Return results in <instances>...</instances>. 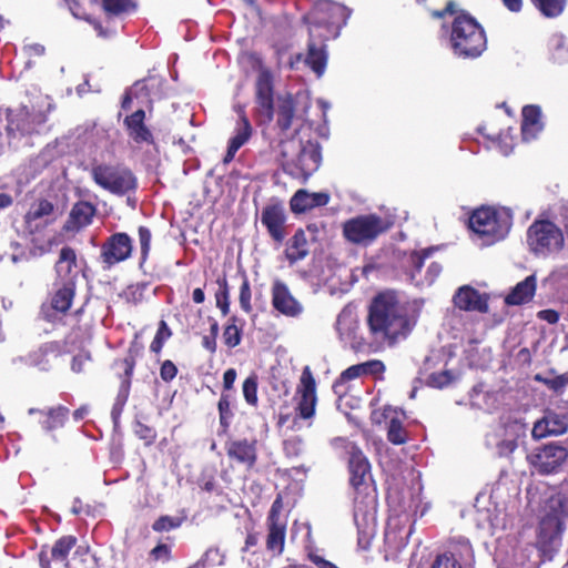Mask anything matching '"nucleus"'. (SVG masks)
<instances>
[{"mask_svg": "<svg viewBox=\"0 0 568 568\" xmlns=\"http://www.w3.org/2000/svg\"><path fill=\"white\" fill-rule=\"evenodd\" d=\"M349 483L354 489V523L358 545L367 548L376 532L377 496L373 486L371 465L363 452L351 442L345 444Z\"/></svg>", "mask_w": 568, "mask_h": 568, "instance_id": "1", "label": "nucleus"}, {"mask_svg": "<svg viewBox=\"0 0 568 568\" xmlns=\"http://www.w3.org/2000/svg\"><path fill=\"white\" fill-rule=\"evenodd\" d=\"M368 325L376 341L389 344L405 337L412 329L406 308L394 292L378 294L369 308Z\"/></svg>", "mask_w": 568, "mask_h": 568, "instance_id": "2", "label": "nucleus"}, {"mask_svg": "<svg viewBox=\"0 0 568 568\" xmlns=\"http://www.w3.org/2000/svg\"><path fill=\"white\" fill-rule=\"evenodd\" d=\"M281 156L285 173L306 181L321 165V145L311 140L303 143L293 136L281 141Z\"/></svg>", "mask_w": 568, "mask_h": 568, "instance_id": "3", "label": "nucleus"}, {"mask_svg": "<svg viewBox=\"0 0 568 568\" xmlns=\"http://www.w3.org/2000/svg\"><path fill=\"white\" fill-rule=\"evenodd\" d=\"M449 42L454 54L460 58H477L487 44L484 29L467 13L454 18Z\"/></svg>", "mask_w": 568, "mask_h": 568, "instance_id": "4", "label": "nucleus"}, {"mask_svg": "<svg viewBox=\"0 0 568 568\" xmlns=\"http://www.w3.org/2000/svg\"><path fill=\"white\" fill-rule=\"evenodd\" d=\"M349 16L351 11L345 6L331 0H318L304 16V21L310 28H314L321 40H328L339 36Z\"/></svg>", "mask_w": 568, "mask_h": 568, "instance_id": "5", "label": "nucleus"}, {"mask_svg": "<svg viewBox=\"0 0 568 568\" xmlns=\"http://www.w3.org/2000/svg\"><path fill=\"white\" fill-rule=\"evenodd\" d=\"M511 225L513 213L507 207H481L469 217V227L483 239L485 245L505 239Z\"/></svg>", "mask_w": 568, "mask_h": 568, "instance_id": "6", "label": "nucleus"}, {"mask_svg": "<svg viewBox=\"0 0 568 568\" xmlns=\"http://www.w3.org/2000/svg\"><path fill=\"white\" fill-rule=\"evenodd\" d=\"M55 110V103L49 95H39L31 106L20 105L8 111V131L32 134L48 121L49 114Z\"/></svg>", "mask_w": 568, "mask_h": 568, "instance_id": "7", "label": "nucleus"}, {"mask_svg": "<svg viewBox=\"0 0 568 568\" xmlns=\"http://www.w3.org/2000/svg\"><path fill=\"white\" fill-rule=\"evenodd\" d=\"M90 176L99 187L116 196H129L138 189L136 176L122 165L94 163Z\"/></svg>", "mask_w": 568, "mask_h": 568, "instance_id": "8", "label": "nucleus"}, {"mask_svg": "<svg viewBox=\"0 0 568 568\" xmlns=\"http://www.w3.org/2000/svg\"><path fill=\"white\" fill-rule=\"evenodd\" d=\"M390 226L387 219L376 214H363L347 220L343 224V234L351 243L368 245Z\"/></svg>", "mask_w": 568, "mask_h": 568, "instance_id": "9", "label": "nucleus"}, {"mask_svg": "<svg viewBox=\"0 0 568 568\" xmlns=\"http://www.w3.org/2000/svg\"><path fill=\"white\" fill-rule=\"evenodd\" d=\"M295 417L293 419V429H301L303 424L306 427L312 426V419L316 410V383L311 372L310 366L303 368L300 384L295 394Z\"/></svg>", "mask_w": 568, "mask_h": 568, "instance_id": "10", "label": "nucleus"}, {"mask_svg": "<svg viewBox=\"0 0 568 568\" xmlns=\"http://www.w3.org/2000/svg\"><path fill=\"white\" fill-rule=\"evenodd\" d=\"M568 460V448L560 442H550L534 448L527 455L530 468L542 476L561 471Z\"/></svg>", "mask_w": 568, "mask_h": 568, "instance_id": "11", "label": "nucleus"}, {"mask_svg": "<svg viewBox=\"0 0 568 568\" xmlns=\"http://www.w3.org/2000/svg\"><path fill=\"white\" fill-rule=\"evenodd\" d=\"M527 245L537 256H548L561 250L564 235L561 230L550 221H535L527 231Z\"/></svg>", "mask_w": 568, "mask_h": 568, "instance_id": "12", "label": "nucleus"}, {"mask_svg": "<svg viewBox=\"0 0 568 568\" xmlns=\"http://www.w3.org/2000/svg\"><path fill=\"white\" fill-rule=\"evenodd\" d=\"M536 548L531 544H520L514 538L499 539L495 552L498 568H537L532 558Z\"/></svg>", "mask_w": 568, "mask_h": 568, "instance_id": "13", "label": "nucleus"}, {"mask_svg": "<svg viewBox=\"0 0 568 568\" xmlns=\"http://www.w3.org/2000/svg\"><path fill=\"white\" fill-rule=\"evenodd\" d=\"M434 247H428L422 251H412L404 253L400 258V265L408 276V280L416 286H430L442 272V265L437 262H432L426 271L423 273L425 260H427Z\"/></svg>", "mask_w": 568, "mask_h": 568, "instance_id": "14", "label": "nucleus"}, {"mask_svg": "<svg viewBox=\"0 0 568 568\" xmlns=\"http://www.w3.org/2000/svg\"><path fill=\"white\" fill-rule=\"evenodd\" d=\"M566 517H568V497L562 496L559 500V513L546 515L539 524L537 542L542 552L559 548L561 534L566 528Z\"/></svg>", "mask_w": 568, "mask_h": 568, "instance_id": "15", "label": "nucleus"}, {"mask_svg": "<svg viewBox=\"0 0 568 568\" xmlns=\"http://www.w3.org/2000/svg\"><path fill=\"white\" fill-rule=\"evenodd\" d=\"M282 499L277 497L273 501L266 518V549L273 556L282 555L285 545L287 518L282 514Z\"/></svg>", "mask_w": 568, "mask_h": 568, "instance_id": "16", "label": "nucleus"}, {"mask_svg": "<svg viewBox=\"0 0 568 568\" xmlns=\"http://www.w3.org/2000/svg\"><path fill=\"white\" fill-rule=\"evenodd\" d=\"M133 251V241L129 234L116 232L109 236L101 246L100 257L104 270L130 258Z\"/></svg>", "mask_w": 568, "mask_h": 568, "instance_id": "17", "label": "nucleus"}, {"mask_svg": "<svg viewBox=\"0 0 568 568\" xmlns=\"http://www.w3.org/2000/svg\"><path fill=\"white\" fill-rule=\"evenodd\" d=\"M272 306L286 317H298L304 307L291 293L288 286L281 280H275L271 288Z\"/></svg>", "mask_w": 568, "mask_h": 568, "instance_id": "18", "label": "nucleus"}, {"mask_svg": "<svg viewBox=\"0 0 568 568\" xmlns=\"http://www.w3.org/2000/svg\"><path fill=\"white\" fill-rule=\"evenodd\" d=\"M77 545L74 536H63L59 538L52 546L50 554L41 550L39 561L41 568H70L68 556Z\"/></svg>", "mask_w": 568, "mask_h": 568, "instance_id": "19", "label": "nucleus"}, {"mask_svg": "<svg viewBox=\"0 0 568 568\" xmlns=\"http://www.w3.org/2000/svg\"><path fill=\"white\" fill-rule=\"evenodd\" d=\"M115 367L123 371L124 379L122 382L121 389L115 398V402L112 406L111 417L114 424V427L119 425L121 414L125 406V403L129 397V387H130V378L133 374L135 367V353L132 348L129 349L128 355L120 361L115 362Z\"/></svg>", "mask_w": 568, "mask_h": 568, "instance_id": "20", "label": "nucleus"}, {"mask_svg": "<svg viewBox=\"0 0 568 568\" xmlns=\"http://www.w3.org/2000/svg\"><path fill=\"white\" fill-rule=\"evenodd\" d=\"M61 354V347L57 342H48L40 345L37 349L26 356H19L12 359L13 365L23 364L36 367L39 371L48 372L51 368V359Z\"/></svg>", "mask_w": 568, "mask_h": 568, "instance_id": "21", "label": "nucleus"}, {"mask_svg": "<svg viewBox=\"0 0 568 568\" xmlns=\"http://www.w3.org/2000/svg\"><path fill=\"white\" fill-rule=\"evenodd\" d=\"M257 114L271 121L274 114L273 80L268 71L258 73L255 85Z\"/></svg>", "mask_w": 568, "mask_h": 568, "instance_id": "22", "label": "nucleus"}, {"mask_svg": "<svg viewBox=\"0 0 568 568\" xmlns=\"http://www.w3.org/2000/svg\"><path fill=\"white\" fill-rule=\"evenodd\" d=\"M286 214L281 204L266 205L261 213V223L268 232L273 241L281 244L287 235Z\"/></svg>", "mask_w": 568, "mask_h": 568, "instance_id": "23", "label": "nucleus"}, {"mask_svg": "<svg viewBox=\"0 0 568 568\" xmlns=\"http://www.w3.org/2000/svg\"><path fill=\"white\" fill-rule=\"evenodd\" d=\"M568 430V418L564 414L547 410L542 418L534 424L531 436L541 439L547 436L562 435Z\"/></svg>", "mask_w": 568, "mask_h": 568, "instance_id": "24", "label": "nucleus"}, {"mask_svg": "<svg viewBox=\"0 0 568 568\" xmlns=\"http://www.w3.org/2000/svg\"><path fill=\"white\" fill-rule=\"evenodd\" d=\"M256 443V439L247 438L230 440L225 445L226 454L231 460L250 469L257 459Z\"/></svg>", "mask_w": 568, "mask_h": 568, "instance_id": "25", "label": "nucleus"}, {"mask_svg": "<svg viewBox=\"0 0 568 568\" xmlns=\"http://www.w3.org/2000/svg\"><path fill=\"white\" fill-rule=\"evenodd\" d=\"M239 120L236 122L234 134L229 141L226 154L223 159L225 164L233 161L236 152L250 140L253 128L242 106L237 108Z\"/></svg>", "mask_w": 568, "mask_h": 568, "instance_id": "26", "label": "nucleus"}, {"mask_svg": "<svg viewBox=\"0 0 568 568\" xmlns=\"http://www.w3.org/2000/svg\"><path fill=\"white\" fill-rule=\"evenodd\" d=\"M53 221V205L42 200L30 207L24 216L26 229L30 234L44 230Z\"/></svg>", "mask_w": 568, "mask_h": 568, "instance_id": "27", "label": "nucleus"}, {"mask_svg": "<svg viewBox=\"0 0 568 568\" xmlns=\"http://www.w3.org/2000/svg\"><path fill=\"white\" fill-rule=\"evenodd\" d=\"M308 52L305 58V63L317 74V77H321L325 71L327 62L326 45L324 44L326 40H321L314 28H308Z\"/></svg>", "mask_w": 568, "mask_h": 568, "instance_id": "28", "label": "nucleus"}, {"mask_svg": "<svg viewBox=\"0 0 568 568\" xmlns=\"http://www.w3.org/2000/svg\"><path fill=\"white\" fill-rule=\"evenodd\" d=\"M454 304L456 307L464 311H477L480 313L488 311L486 295L480 294L469 286H463L456 292L454 295Z\"/></svg>", "mask_w": 568, "mask_h": 568, "instance_id": "29", "label": "nucleus"}, {"mask_svg": "<svg viewBox=\"0 0 568 568\" xmlns=\"http://www.w3.org/2000/svg\"><path fill=\"white\" fill-rule=\"evenodd\" d=\"M329 202L327 192L311 193L306 190H298L291 199V210L294 213H304L315 207L325 206Z\"/></svg>", "mask_w": 568, "mask_h": 568, "instance_id": "30", "label": "nucleus"}, {"mask_svg": "<svg viewBox=\"0 0 568 568\" xmlns=\"http://www.w3.org/2000/svg\"><path fill=\"white\" fill-rule=\"evenodd\" d=\"M55 271L58 277L63 282H74L80 266L77 261V253L70 246H63L59 254V260L55 263Z\"/></svg>", "mask_w": 568, "mask_h": 568, "instance_id": "31", "label": "nucleus"}, {"mask_svg": "<svg viewBox=\"0 0 568 568\" xmlns=\"http://www.w3.org/2000/svg\"><path fill=\"white\" fill-rule=\"evenodd\" d=\"M541 110L538 105H526L523 109L521 135L531 141L542 131Z\"/></svg>", "mask_w": 568, "mask_h": 568, "instance_id": "32", "label": "nucleus"}, {"mask_svg": "<svg viewBox=\"0 0 568 568\" xmlns=\"http://www.w3.org/2000/svg\"><path fill=\"white\" fill-rule=\"evenodd\" d=\"M144 118L145 112L142 109H139L124 120L129 136L136 143L153 142V135L144 124Z\"/></svg>", "mask_w": 568, "mask_h": 568, "instance_id": "33", "label": "nucleus"}, {"mask_svg": "<svg viewBox=\"0 0 568 568\" xmlns=\"http://www.w3.org/2000/svg\"><path fill=\"white\" fill-rule=\"evenodd\" d=\"M385 417L388 419L387 438L395 445H402L407 440V433L403 427V422L406 415L403 410L395 408H386L384 410Z\"/></svg>", "mask_w": 568, "mask_h": 568, "instance_id": "34", "label": "nucleus"}, {"mask_svg": "<svg viewBox=\"0 0 568 568\" xmlns=\"http://www.w3.org/2000/svg\"><path fill=\"white\" fill-rule=\"evenodd\" d=\"M28 413L29 415H41L42 419L40 420V424L45 432H51L63 427L65 420L69 417V408L62 405L49 408L47 412L37 408H30Z\"/></svg>", "mask_w": 568, "mask_h": 568, "instance_id": "35", "label": "nucleus"}, {"mask_svg": "<svg viewBox=\"0 0 568 568\" xmlns=\"http://www.w3.org/2000/svg\"><path fill=\"white\" fill-rule=\"evenodd\" d=\"M95 213L97 207L90 202L75 203L70 212L68 230H80L90 225Z\"/></svg>", "mask_w": 568, "mask_h": 568, "instance_id": "36", "label": "nucleus"}, {"mask_svg": "<svg viewBox=\"0 0 568 568\" xmlns=\"http://www.w3.org/2000/svg\"><path fill=\"white\" fill-rule=\"evenodd\" d=\"M547 52L552 63H568V38L561 32L552 33L547 40Z\"/></svg>", "mask_w": 568, "mask_h": 568, "instance_id": "37", "label": "nucleus"}, {"mask_svg": "<svg viewBox=\"0 0 568 568\" xmlns=\"http://www.w3.org/2000/svg\"><path fill=\"white\" fill-rule=\"evenodd\" d=\"M536 292V276L529 275L519 282L513 291L506 296L505 303L508 305H520L529 302Z\"/></svg>", "mask_w": 568, "mask_h": 568, "instance_id": "38", "label": "nucleus"}, {"mask_svg": "<svg viewBox=\"0 0 568 568\" xmlns=\"http://www.w3.org/2000/svg\"><path fill=\"white\" fill-rule=\"evenodd\" d=\"M295 112L294 100L287 95L278 99L277 111H276V126L280 130L281 141H285L283 138L287 135V131L292 126V121Z\"/></svg>", "mask_w": 568, "mask_h": 568, "instance_id": "39", "label": "nucleus"}, {"mask_svg": "<svg viewBox=\"0 0 568 568\" xmlns=\"http://www.w3.org/2000/svg\"><path fill=\"white\" fill-rule=\"evenodd\" d=\"M75 283L65 282L55 291L51 300V306L54 311L65 313L74 297Z\"/></svg>", "mask_w": 568, "mask_h": 568, "instance_id": "40", "label": "nucleus"}, {"mask_svg": "<svg viewBox=\"0 0 568 568\" xmlns=\"http://www.w3.org/2000/svg\"><path fill=\"white\" fill-rule=\"evenodd\" d=\"M308 253L307 241L303 230H297L290 240L285 250L286 258L291 263L303 260Z\"/></svg>", "mask_w": 568, "mask_h": 568, "instance_id": "41", "label": "nucleus"}, {"mask_svg": "<svg viewBox=\"0 0 568 568\" xmlns=\"http://www.w3.org/2000/svg\"><path fill=\"white\" fill-rule=\"evenodd\" d=\"M476 507L478 526L483 528L488 527L490 529H496L504 525L503 519L500 518V510L496 504L489 503V507L486 508H480L477 505Z\"/></svg>", "mask_w": 568, "mask_h": 568, "instance_id": "42", "label": "nucleus"}, {"mask_svg": "<svg viewBox=\"0 0 568 568\" xmlns=\"http://www.w3.org/2000/svg\"><path fill=\"white\" fill-rule=\"evenodd\" d=\"M462 562L463 566L470 565L474 561V550L468 539L465 537H457L452 540L450 551Z\"/></svg>", "mask_w": 568, "mask_h": 568, "instance_id": "43", "label": "nucleus"}, {"mask_svg": "<svg viewBox=\"0 0 568 568\" xmlns=\"http://www.w3.org/2000/svg\"><path fill=\"white\" fill-rule=\"evenodd\" d=\"M567 0H531L534 6L547 18H556L564 12Z\"/></svg>", "mask_w": 568, "mask_h": 568, "instance_id": "44", "label": "nucleus"}, {"mask_svg": "<svg viewBox=\"0 0 568 568\" xmlns=\"http://www.w3.org/2000/svg\"><path fill=\"white\" fill-rule=\"evenodd\" d=\"M216 284L219 285V290L215 293L216 306L223 315H227L230 312V290L226 277H219Z\"/></svg>", "mask_w": 568, "mask_h": 568, "instance_id": "45", "label": "nucleus"}, {"mask_svg": "<svg viewBox=\"0 0 568 568\" xmlns=\"http://www.w3.org/2000/svg\"><path fill=\"white\" fill-rule=\"evenodd\" d=\"M95 559L90 555L89 549L87 547L79 546L71 559H70V568H94Z\"/></svg>", "mask_w": 568, "mask_h": 568, "instance_id": "46", "label": "nucleus"}, {"mask_svg": "<svg viewBox=\"0 0 568 568\" xmlns=\"http://www.w3.org/2000/svg\"><path fill=\"white\" fill-rule=\"evenodd\" d=\"M535 379L556 393H561L568 387V372L556 376L537 374Z\"/></svg>", "mask_w": 568, "mask_h": 568, "instance_id": "47", "label": "nucleus"}, {"mask_svg": "<svg viewBox=\"0 0 568 568\" xmlns=\"http://www.w3.org/2000/svg\"><path fill=\"white\" fill-rule=\"evenodd\" d=\"M224 555L219 548H209L204 555L192 566V568H206L213 566H222L224 564Z\"/></svg>", "mask_w": 568, "mask_h": 568, "instance_id": "48", "label": "nucleus"}, {"mask_svg": "<svg viewBox=\"0 0 568 568\" xmlns=\"http://www.w3.org/2000/svg\"><path fill=\"white\" fill-rule=\"evenodd\" d=\"M458 379V375L453 371H442L432 373L427 378V384L435 388H444Z\"/></svg>", "mask_w": 568, "mask_h": 568, "instance_id": "49", "label": "nucleus"}, {"mask_svg": "<svg viewBox=\"0 0 568 568\" xmlns=\"http://www.w3.org/2000/svg\"><path fill=\"white\" fill-rule=\"evenodd\" d=\"M361 376H365L363 373L362 364L352 365L346 368L339 376V378L335 382L333 388L336 394H341V388L343 385L352 379L358 378Z\"/></svg>", "mask_w": 568, "mask_h": 568, "instance_id": "50", "label": "nucleus"}, {"mask_svg": "<svg viewBox=\"0 0 568 568\" xmlns=\"http://www.w3.org/2000/svg\"><path fill=\"white\" fill-rule=\"evenodd\" d=\"M172 335V332L164 321H161L156 334L150 345V349L153 353L159 354L165 343Z\"/></svg>", "mask_w": 568, "mask_h": 568, "instance_id": "51", "label": "nucleus"}, {"mask_svg": "<svg viewBox=\"0 0 568 568\" xmlns=\"http://www.w3.org/2000/svg\"><path fill=\"white\" fill-rule=\"evenodd\" d=\"M219 415H220V424L221 426L226 429L231 420L233 418V412L231 409V402L230 396L227 394H222L219 400Z\"/></svg>", "mask_w": 568, "mask_h": 568, "instance_id": "52", "label": "nucleus"}, {"mask_svg": "<svg viewBox=\"0 0 568 568\" xmlns=\"http://www.w3.org/2000/svg\"><path fill=\"white\" fill-rule=\"evenodd\" d=\"M243 396L247 404L256 406L257 398V376L250 375L243 383Z\"/></svg>", "mask_w": 568, "mask_h": 568, "instance_id": "53", "label": "nucleus"}, {"mask_svg": "<svg viewBox=\"0 0 568 568\" xmlns=\"http://www.w3.org/2000/svg\"><path fill=\"white\" fill-rule=\"evenodd\" d=\"M183 519L172 516H161L152 525V529L158 532L170 531L179 528L182 525Z\"/></svg>", "mask_w": 568, "mask_h": 568, "instance_id": "54", "label": "nucleus"}, {"mask_svg": "<svg viewBox=\"0 0 568 568\" xmlns=\"http://www.w3.org/2000/svg\"><path fill=\"white\" fill-rule=\"evenodd\" d=\"M139 233V243H140V251H141V257H140V264L142 265L149 256L150 248H151V231L146 226H140L138 230Z\"/></svg>", "mask_w": 568, "mask_h": 568, "instance_id": "55", "label": "nucleus"}, {"mask_svg": "<svg viewBox=\"0 0 568 568\" xmlns=\"http://www.w3.org/2000/svg\"><path fill=\"white\" fill-rule=\"evenodd\" d=\"M236 318L232 317L230 324L226 325L223 332L224 343L229 347H235L241 343V333L235 324Z\"/></svg>", "mask_w": 568, "mask_h": 568, "instance_id": "56", "label": "nucleus"}, {"mask_svg": "<svg viewBox=\"0 0 568 568\" xmlns=\"http://www.w3.org/2000/svg\"><path fill=\"white\" fill-rule=\"evenodd\" d=\"M251 298H252V292H251L250 282H248L247 277L244 276L241 287H240L239 302H240L241 308L245 313L252 312Z\"/></svg>", "mask_w": 568, "mask_h": 568, "instance_id": "57", "label": "nucleus"}, {"mask_svg": "<svg viewBox=\"0 0 568 568\" xmlns=\"http://www.w3.org/2000/svg\"><path fill=\"white\" fill-rule=\"evenodd\" d=\"M105 11L119 14L134 7L131 0H102Z\"/></svg>", "mask_w": 568, "mask_h": 568, "instance_id": "58", "label": "nucleus"}, {"mask_svg": "<svg viewBox=\"0 0 568 568\" xmlns=\"http://www.w3.org/2000/svg\"><path fill=\"white\" fill-rule=\"evenodd\" d=\"M432 568H463L462 562L453 555L447 552L436 557Z\"/></svg>", "mask_w": 568, "mask_h": 568, "instance_id": "59", "label": "nucleus"}, {"mask_svg": "<svg viewBox=\"0 0 568 568\" xmlns=\"http://www.w3.org/2000/svg\"><path fill=\"white\" fill-rule=\"evenodd\" d=\"M517 448V442L511 438H504L498 442L497 446L495 447L494 452L499 457H506L509 456L515 452Z\"/></svg>", "mask_w": 568, "mask_h": 568, "instance_id": "60", "label": "nucleus"}, {"mask_svg": "<svg viewBox=\"0 0 568 568\" xmlns=\"http://www.w3.org/2000/svg\"><path fill=\"white\" fill-rule=\"evenodd\" d=\"M22 51L26 54V57L28 58V61L26 62V69H30V68H32L31 58L43 55L45 49L42 44L31 43V44H26L23 47Z\"/></svg>", "mask_w": 568, "mask_h": 568, "instance_id": "61", "label": "nucleus"}, {"mask_svg": "<svg viewBox=\"0 0 568 568\" xmlns=\"http://www.w3.org/2000/svg\"><path fill=\"white\" fill-rule=\"evenodd\" d=\"M178 375V367L175 366V364L170 361V359H165L161 367H160V376L161 378L169 383L171 381H173Z\"/></svg>", "mask_w": 568, "mask_h": 568, "instance_id": "62", "label": "nucleus"}, {"mask_svg": "<svg viewBox=\"0 0 568 568\" xmlns=\"http://www.w3.org/2000/svg\"><path fill=\"white\" fill-rule=\"evenodd\" d=\"M356 326V323L344 313L339 314L336 321V328L341 336L346 333H351Z\"/></svg>", "mask_w": 568, "mask_h": 568, "instance_id": "63", "label": "nucleus"}, {"mask_svg": "<svg viewBox=\"0 0 568 568\" xmlns=\"http://www.w3.org/2000/svg\"><path fill=\"white\" fill-rule=\"evenodd\" d=\"M363 367L364 375H378L382 374L385 369L384 364L377 359H371L365 363H361Z\"/></svg>", "mask_w": 568, "mask_h": 568, "instance_id": "64", "label": "nucleus"}]
</instances>
